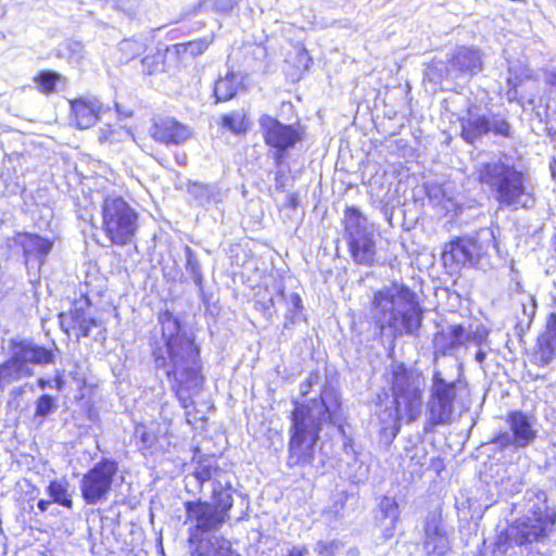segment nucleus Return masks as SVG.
<instances>
[{
    "label": "nucleus",
    "instance_id": "f257e3e1",
    "mask_svg": "<svg viewBox=\"0 0 556 556\" xmlns=\"http://www.w3.org/2000/svg\"><path fill=\"white\" fill-rule=\"evenodd\" d=\"M159 324L161 336H155L152 343L154 363L165 370L180 405L187 409L204 381L200 349L191 337L182 332L180 321L169 311L160 313Z\"/></svg>",
    "mask_w": 556,
    "mask_h": 556
},
{
    "label": "nucleus",
    "instance_id": "f03ea898",
    "mask_svg": "<svg viewBox=\"0 0 556 556\" xmlns=\"http://www.w3.org/2000/svg\"><path fill=\"white\" fill-rule=\"evenodd\" d=\"M341 407L340 396L333 389L326 388L319 399L307 404L296 405L291 416L290 440L287 465L304 467L311 465L315 455V445L325 429L337 431L343 438V452L357 464V452L353 439L348 437L342 424L338 421Z\"/></svg>",
    "mask_w": 556,
    "mask_h": 556
},
{
    "label": "nucleus",
    "instance_id": "7ed1b4c3",
    "mask_svg": "<svg viewBox=\"0 0 556 556\" xmlns=\"http://www.w3.org/2000/svg\"><path fill=\"white\" fill-rule=\"evenodd\" d=\"M371 312L381 333L390 331L393 339L419 336L424 311L417 294L405 285L393 282L376 291Z\"/></svg>",
    "mask_w": 556,
    "mask_h": 556
},
{
    "label": "nucleus",
    "instance_id": "20e7f679",
    "mask_svg": "<svg viewBox=\"0 0 556 556\" xmlns=\"http://www.w3.org/2000/svg\"><path fill=\"white\" fill-rule=\"evenodd\" d=\"M475 175L501 207L519 210L534 205L535 199L527 173L506 155L479 162L475 166Z\"/></svg>",
    "mask_w": 556,
    "mask_h": 556
},
{
    "label": "nucleus",
    "instance_id": "39448f33",
    "mask_svg": "<svg viewBox=\"0 0 556 556\" xmlns=\"http://www.w3.org/2000/svg\"><path fill=\"white\" fill-rule=\"evenodd\" d=\"M556 511L547 504L542 490L527 492L526 514L516 520L506 532V540L517 546L539 542L553 531Z\"/></svg>",
    "mask_w": 556,
    "mask_h": 556
},
{
    "label": "nucleus",
    "instance_id": "423d86ee",
    "mask_svg": "<svg viewBox=\"0 0 556 556\" xmlns=\"http://www.w3.org/2000/svg\"><path fill=\"white\" fill-rule=\"evenodd\" d=\"M9 352L10 357L0 364V392L9 384L31 377V365H48L54 362L51 350L26 339H10Z\"/></svg>",
    "mask_w": 556,
    "mask_h": 556
},
{
    "label": "nucleus",
    "instance_id": "0eeeda50",
    "mask_svg": "<svg viewBox=\"0 0 556 556\" xmlns=\"http://www.w3.org/2000/svg\"><path fill=\"white\" fill-rule=\"evenodd\" d=\"M138 228V214L121 195H106L100 207V229L112 244L126 245Z\"/></svg>",
    "mask_w": 556,
    "mask_h": 556
},
{
    "label": "nucleus",
    "instance_id": "6e6552de",
    "mask_svg": "<svg viewBox=\"0 0 556 556\" xmlns=\"http://www.w3.org/2000/svg\"><path fill=\"white\" fill-rule=\"evenodd\" d=\"M392 404L404 415L405 422H414L421 414L425 392V378L399 365L392 374Z\"/></svg>",
    "mask_w": 556,
    "mask_h": 556
},
{
    "label": "nucleus",
    "instance_id": "1a4fd4ad",
    "mask_svg": "<svg viewBox=\"0 0 556 556\" xmlns=\"http://www.w3.org/2000/svg\"><path fill=\"white\" fill-rule=\"evenodd\" d=\"M456 394V382L446 380L440 370H434L426 403L427 419L422 427L425 433H431L437 427L453 421Z\"/></svg>",
    "mask_w": 556,
    "mask_h": 556
},
{
    "label": "nucleus",
    "instance_id": "9d476101",
    "mask_svg": "<svg viewBox=\"0 0 556 556\" xmlns=\"http://www.w3.org/2000/svg\"><path fill=\"white\" fill-rule=\"evenodd\" d=\"M494 243V233L490 228H481L472 236L458 237L445 244L442 252L443 264L452 271L475 266Z\"/></svg>",
    "mask_w": 556,
    "mask_h": 556
},
{
    "label": "nucleus",
    "instance_id": "9b49d317",
    "mask_svg": "<svg viewBox=\"0 0 556 556\" xmlns=\"http://www.w3.org/2000/svg\"><path fill=\"white\" fill-rule=\"evenodd\" d=\"M118 463L113 458H102L96 463L80 480V492L87 505H97L109 498Z\"/></svg>",
    "mask_w": 556,
    "mask_h": 556
},
{
    "label": "nucleus",
    "instance_id": "f8f14e48",
    "mask_svg": "<svg viewBox=\"0 0 556 556\" xmlns=\"http://www.w3.org/2000/svg\"><path fill=\"white\" fill-rule=\"evenodd\" d=\"M260 126L265 143L276 150L275 160L278 165L282 162L285 152L302 140L298 126L282 124L269 115L260 118Z\"/></svg>",
    "mask_w": 556,
    "mask_h": 556
},
{
    "label": "nucleus",
    "instance_id": "ddd939ff",
    "mask_svg": "<svg viewBox=\"0 0 556 556\" xmlns=\"http://www.w3.org/2000/svg\"><path fill=\"white\" fill-rule=\"evenodd\" d=\"M186 523H191L190 542H199V533H208L219 530L228 520L212 503L204 501H187L185 503Z\"/></svg>",
    "mask_w": 556,
    "mask_h": 556
},
{
    "label": "nucleus",
    "instance_id": "4468645a",
    "mask_svg": "<svg viewBox=\"0 0 556 556\" xmlns=\"http://www.w3.org/2000/svg\"><path fill=\"white\" fill-rule=\"evenodd\" d=\"M462 138L468 143H475L489 132L508 138L510 126L506 119L498 116L481 114L476 108L469 109L460 119Z\"/></svg>",
    "mask_w": 556,
    "mask_h": 556
},
{
    "label": "nucleus",
    "instance_id": "2eb2a0df",
    "mask_svg": "<svg viewBox=\"0 0 556 556\" xmlns=\"http://www.w3.org/2000/svg\"><path fill=\"white\" fill-rule=\"evenodd\" d=\"M482 340V334L468 331L463 325H451L434 334V354L453 355L458 349L466 346L467 343L473 342L479 345Z\"/></svg>",
    "mask_w": 556,
    "mask_h": 556
},
{
    "label": "nucleus",
    "instance_id": "dca6fc26",
    "mask_svg": "<svg viewBox=\"0 0 556 556\" xmlns=\"http://www.w3.org/2000/svg\"><path fill=\"white\" fill-rule=\"evenodd\" d=\"M483 68L482 53L473 47H457L446 66V72L452 78H470Z\"/></svg>",
    "mask_w": 556,
    "mask_h": 556
},
{
    "label": "nucleus",
    "instance_id": "f3484780",
    "mask_svg": "<svg viewBox=\"0 0 556 556\" xmlns=\"http://www.w3.org/2000/svg\"><path fill=\"white\" fill-rule=\"evenodd\" d=\"M16 243L23 249L25 265L28 269H40L53 248V241L37 233H18Z\"/></svg>",
    "mask_w": 556,
    "mask_h": 556
},
{
    "label": "nucleus",
    "instance_id": "a211bd4d",
    "mask_svg": "<svg viewBox=\"0 0 556 556\" xmlns=\"http://www.w3.org/2000/svg\"><path fill=\"white\" fill-rule=\"evenodd\" d=\"M536 421L534 415L522 410L508 413L506 422L516 439V448H525L536 440L539 433Z\"/></svg>",
    "mask_w": 556,
    "mask_h": 556
},
{
    "label": "nucleus",
    "instance_id": "6ab92c4d",
    "mask_svg": "<svg viewBox=\"0 0 556 556\" xmlns=\"http://www.w3.org/2000/svg\"><path fill=\"white\" fill-rule=\"evenodd\" d=\"M151 137L161 143L179 144L190 138V129L170 117H162L154 121L150 128Z\"/></svg>",
    "mask_w": 556,
    "mask_h": 556
},
{
    "label": "nucleus",
    "instance_id": "aec40b11",
    "mask_svg": "<svg viewBox=\"0 0 556 556\" xmlns=\"http://www.w3.org/2000/svg\"><path fill=\"white\" fill-rule=\"evenodd\" d=\"M425 534L424 551L427 556H445L451 549L446 532L437 516L428 517Z\"/></svg>",
    "mask_w": 556,
    "mask_h": 556
},
{
    "label": "nucleus",
    "instance_id": "412c9836",
    "mask_svg": "<svg viewBox=\"0 0 556 556\" xmlns=\"http://www.w3.org/2000/svg\"><path fill=\"white\" fill-rule=\"evenodd\" d=\"M230 472L222 469L214 457H205L198 462L193 472L186 477L187 485L194 483L195 488H201L203 483L211 481L212 488L217 480L227 478Z\"/></svg>",
    "mask_w": 556,
    "mask_h": 556
},
{
    "label": "nucleus",
    "instance_id": "4be33fe9",
    "mask_svg": "<svg viewBox=\"0 0 556 556\" xmlns=\"http://www.w3.org/2000/svg\"><path fill=\"white\" fill-rule=\"evenodd\" d=\"M536 358L542 366L556 358V313H551L545 331L538 339Z\"/></svg>",
    "mask_w": 556,
    "mask_h": 556
},
{
    "label": "nucleus",
    "instance_id": "5701e85b",
    "mask_svg": "<svg viewBox=\"0 0 556 556\" xmlns=\"http://www.w3.org/2000/svg\"><path fill=\"white\" fill-rule=\"evenodd\" d=\"M350 252L359 265H371L376 256L375 230L348 239Z\"/></svg>",
    "mask_w": 556,
    "mask_h": 556
},
{
    "label": "nucleus",
    "instance_id": "b1692460",
    "mask_svg": "<svg viewBox=\"0 0 556 556\" xmlns=\"http://www.w3.org/2000/svg\"><path fill=\"white\" fill-rule=\"evenodd\" d=\"M76 125L80 129L89 128L99 118L100 103L98 100L77 99L71 103Z\"/></svg>",
    "mask_w": 556,
    "mask_h": 556
},
{
    "label": "nucleus",
    "instance_id": "393cba45",
    "mask_svg": "<svg viewBox=\"0 0 556 556\" xmlns=\"http://www.w3.org/2000/svg\"><path fill=\"white\" fill-rule=\"evenodd\" d=\"M235 489L231 484V473L212 488V505L215 506L225 517L229 518V511L233 505Z\"/></svg>",
    "mask_w": 556,
    "mask_h": 556
},
{
    "label": "nucleus",
    "instance_id": "a878e982",
    "mask_svg": "<svg viewBox=\"0 0 556 556\" xmlns=\"http://www.w3.org/2000/svg\"><path fill=\"white\" fill-rule=\"evenodd\" d=\"M381 433L394 440L400 433L402 421H405L404 415L396 409V406L391 403L390 406L378 413Z\"/></svg>",
    "mask_w": 556,
    "mask_h": 556
},
{
    "label": "nucleus",
    "instance_id": "bb28decb",
    "mask_svg": "<svg viewBox=\"0 0 556 556\" xmlns=\"http://www.w3.org/2000/svg\"><path fill=\"white\" fill-rule=\"evenodd\" d=\"M343 220L348 239L375 230L374 225L369 224L362 212L354 206L346 207Z\"/></svg>",
    "mask_w": 556,
    "mask_h": 556
},
{
    "label": "nucleus",
    "instance_id": "cd10ccee",
    "mask_svg": "<svg viewBox=\"0 0 556 556\" xmlns=\"http://www.w3.org/2000/svg\"><path fill=\"white\" fill-rule=\"evenodd\" d=\"M236 551L232 549L231 543L219 536H212L207 540H199L193 552L195 556H230Z\"/></svg>",
    "mask_w": 556,
    "mask_h": 556
},
{
    "label": "nucleus",
    "instance_id": "c85d7f7f",
    "mask_svg": "<svg viewBox=\"0 0 556 556\" xmlns=\"http://www.w3.org/2000/svg\"><path fill=\"white\" fill-rule=\"evenodd\" d=\"M188 193L202 206L216 204L223 198L217 187L199 182L191 184L188 187Z\"/></svg>",
    "mask_w": 556,
    "mask_h": 556
},
{
    "label": "nucleus",
    "instance_id": "c756f323",
    "mask_svg": "<svg viewBox=\"0 0 556 556\" xmlns=\"http://www.w3.org/2000/svg\"><path fill=\"white\" fill-rule=\"evenodd\" d=\"M47 493L51 502L59 504L65 508H73V497L70 492V482L65 479H54L47 486Z\"/></svg>",
    "mask_w": 556,
    "mask_h": 556
},
{
    "label": "nucleus",
    "instance_id": "7c9ffc66",
    "mask_svg": "<svg viewBox=\"0 0 556 556\" xmlns=\"http://www.w3.org/2000/svg\"><path fill=\"white\" fill-rule=\"evenodd\" d=\"M240 84V77L232 72H228L224 77L217 79L214 87L216 101H228L232 99L237 94Z\"/></svg>",
    "mask_w": 556,
    "mask_h": 556
},
{
    "label": "nucleus",
    "instance_id": "2f4dec72",
    "mask_svg": "<svg viewBox=\"0 0 556 556\" xmlns=\"http://www.w3.org/2000/svg\"><path fill=\"white\" fill-rule=\"evenodd\" d=\"M184 252H185V256H186V264H185L186 271L192 278L194 285L198 288L199 293L202 294L203 290H204V286H203L204 277H203L199 257L189 245L185 247Z\"/></svg>",
    "mask_w": 556,
    "mask_h": 556
},
{
    "label": "nucleus",
    "instance_id": "473e14b6",
    "mask_svg": "<svg viewBox=\"0 0 556 556\" xmlns=\"http://www.w3.org/2000/svg\"><path fill=\"white\" fill-rule=\"evenodd\" d=\"M275 294H269L268 298L256 300V305L261 307L263 314L269 319L275 313V305L282 301H287V294L281 283L276 282L274 285Z\"/></svg>",
    "mask_w": 556,
    "mask_h": 556
},
{
    "label": "nucleus",
    "instance_id": "72a5a7b5",
    "mask_svg": "<svg viewBox=\"0 0 556 556\" xmlns=\"http://www.w3.org/2000/svg\"><path fill=\"white\" fill-rule=\"evenodd\" d=\"M282 302L287 304L285 328L294 326L304 319L302 299L299 293H291L287 296V301Z\"/></svg>",
    "mask_w": 556,
    "mask_h": 556
},
{
    "label": "nucleus",
    "instance_id": "f704fd0d",
    "mask_svg": "<svg viewBox=\"0 0 556 556\" xmlns=\"http://www.w3.org/2000/svg\"><path fill=\"white\" fill-rule=\"evenodd\" d=\"M65 80L64 77L54 71H41L34 78L37 89L45 94L55 91L56 85Z\"/></svg>",
    "mask_w": 556,
    "mask_h": 556
},
{
    "label": "nucleus",
    "instance_id": "c9c22d12",
    "mask_svg": "<svg viewBox=\"0 0 556 556\" xmlns=\"http://www.w3.org/2000/svg\"><path fill=\"white\" fill-rule=\"evenodd\" d=\"M73 328H77L81 337L91 336V329L98 327V321L93 317H87L83 309L76 308L71 314Z\"/></svg>",
    "mask_w": 556,
    "mask_h": 556
},
{
    "label": "nucleus",
    "instance_id": "e433bc0d",
    "mask_svg": "<svg viewBox=\"0 0 556 556\" xmlns=\"http://www.w3.org/2000/svg\"><path fill=\"white\" fill-rule=\"evenodd\" d=\"M213 38L203 37L197 40L176 45L177 53H189L192 56L202 54L212 43Z\"/></svg>",
    "mask_w": 556,
    "mask_h": 556
},
{
    "label": "nucleus",
    "instance_id": "4c0bfd02",
    "mask_svg": "<svg viewBox=\"0 0 556 556\" xmlns=\"http://www.w3.org/2000/svg\"><path fill=\"white\" fill-rule=\"evenodd\" d=\"M508 74L507 83L511 88H517L525 80L532 77V71L521 63L509 64Z\"/></svg>",
    "mask_w": 556,
    "mask_h": 556
},
{
    "label": "nucleus",
    "instance_id": "58836bf2",
    "mask_svg": "<svg viewBox=\"0 0 556 556\" xmlns=\"http://www.w3.org/2000/svg\"><path fill=\"white\" fill-rule=\"evenodd\" d=\"M56 401L49 394H43L36 401L35 414L39 417H46L56 409Z\"/></svg>",
    "mask_w": 556,
    "mask_h": 556
},
{
    "label": "nucleus",
    "instance_id": "ea45409f",
    "mask_svg": "<svg viewBox=\"0 0 556 556\" xmlns=\"http://www.w3.org/2000/svg\"><path fill=\"white\" fill-rule=\"evenodd\" d=\"M61 53L72 63H78L84 55V46L79 41H67L62 46Z\"/></svg>",
    "mask_w": 556,
    "mask_h": 556
},
{
    "label": "nucleus",
    "instance_id": "a19ab883",
    "mask_svg": "<svg viewBox=\"0 0 556 556\" xmlns=\"http://www.w3.org/2000/svg\"><path fill=\"white\" fill-rule=\"evenodd\" d=\"M379 508L384 520L392 519L393 521H397L400 511L394 498L387 496L383 497L380 502Z\"/></svg>",
    "mask_w": 556,
    "mask_h": 556
},
{
    "label": "nucleus",
    "instance_id": "79ce46f5",
    "mask_svg": "<svg viewBox=\"0 0 556 556\" xmlns=\"http://www.w3.org/2000/svg\"><path fill=\"white\" fill-rule=\"evenodd\" d=\"M222 126L228 130L239 134L242 131V116L239 112H231L222 116Z\"/></svg>",
    "mask_w": 556,
    "mask_h": 556
},
{
    "label": "nucleus",
    "instance_id": "37998d69",
    "mask_svg": "<svg viewBox=\"0 0 556 556\" xmlns=\"http://www.w3.org/2000/svg\"><path fill=\"white\" fill-rule=\"evenodd\" d=\"M444 74L448 75L446 72V66L444 67L442 63L431 64L425 72L426 78L435 85L442 83Z\"/></svg>",
    "mask_w": 556,
    "mask_h": 556
},
{
    "label": "nucleus",
    "instance_id": "c03bdc74",
    "mask_svg": "<svg viewBox=\"0 0 556 556\" xmlns=\"http://www.w3.org/2000/svg\"><path fill=\"white\" fill-rule=\"evenodd\" d=\"M408 457L412 463L416 466L422 467L427 460L426 447L421 445H415L410 450H407Z\"/></svg>",
    "mask_w": 556,
    "mask_h": 556
},
{
    "label": "nucleus",
    "instance_id": "a18cd8bd",
    "mask_svg": "<svg viewBox=\"0 0 556 556\" xmlns=\"http://www.w3.org/2000/svg\"><path fill=\"white\" fill-rule=\"evenodd\" d=\"M493 442L497 445H500L501 447H509V446H514L516 447V439L513 434V432H507V431H504V432H501L498 433Z\"/></svg>",
    "mask_w": 556,
    "mask_h": 556
},
{
    "label": "nucleus",
    "instance_id": "49530a36",
    "mask_svg": "<svg viewBox=\"0 0 556 556\" xmlns=\"http://www.w3.org/2000/svg\"><path fill=\"white\" fill-rule=\"evenodd\" d=\"M238 2L239 0H214V9L218 12L228 13L238 4Z\"/></svg>",
    "mask_w": 556,
    "mask_h": 556
},
{
    "label": "nucleus",
    "instance_id": "de8ad7c7",
    "mask_svg": "<svg viewBox=\"0 0 556 556\" xmlns=\"http://www.w3.org/2000/svg\"><path fill=\"white\" fill-rule=\"evenodd\" d=\"M381 523L383 527V529H382L383 538L386 540L392 539L394 536L396 521H393L392 519H389V520L382 519Z\"/></svg>",
    "mask_w": 556,
    "mask_h": 556
},
{
    "label": "nucleus",
    "instance_id": "09e8293b",
    "mask_svg": "<svg viewBox=\"0 0 556 556\" xmlns=\"http://www.w3.org/2000/svg\"><path fill=\"white\" fill-rule=\"evenodd\" d=\"M367 469L363 468L362 465L358 466V469L354 473H349V478L353 483H361L366 479Z\"/></svg>",
    "mask_w": 556,
    "mask_h": 556
},
{
    "label": "nucleus",
    "instance_id": "8fccbe9b",
    "mask_svg": "<svg viewBox=\"0 0 556 556\" xmlns=\"http://www.w3.org/2000/svg\"><path fill=\"white\" fill-rule=\"evenodd\" d=\"M286 556H309V549L305 545L292 546Z\"/></svg>",
    "mask_w": 556,
    "mask_h": 556
},
{
    "label": "nucleus",
    "instance_id": "3c124183",
    "mask_svg": "<svg viewBox=\"0 0 556 556\" xmlns=\"http://www.w3.org/2000/svg\"><path fill=\"white\" fill-rule=\"evenodd\" d=\"M142 67H143V71L147 73V74H152L155 72L156 67H157V64L155 63L154 61V58H144L142 61Z\"/></svg>",
    "mask_w": 556,
    "mask_h": 556
},
{
    "label": "nucleus",
    "instance_id": "603ef678",
    "mask_svg": "<svg viewBox=\"0 0 556 556\" xmlns=\"http://www.w3.org/2000/svg\"><path fill=\"white\" fill-rule=\"evenodd\" d=\"M132 48H136L135 51L136 53H139L140 52V45L137 42V41H134V40H124L121 42L119 45V49L121 51H126V50H130Z\"/></svg>",
    "mask_w": 556,
    "mask_h": 556
},
{
    "label": "nucleus",
    "instance_id": "864d4df0",
    "mask_svg": "<svg viewBox=\"0 0 556 556\" xmlns=\"http://www.w3.org/2000/svg\"><path fill=\"white\" fill-rule=\"evenodd\" d=\"M522 309H523L525 315H527L531 319L534 316V314H535V301H534V299L530 298L529 299V304L522 303Z\"/></svg>",
    "mask_w": 556,
    "mask_h": 556
},
{
    "label": "nucleus",
    "instance_id": "5fc2aeb1",
    "mask_svg": "<svg viewBox=\"0 0 556 556\" xmlns=\"http://www.w3.org/2000/svg\"><path fill=\"white\" fill-rule=\"evenodd\" d=\"M544 81L551 86L556 88V70H548L544 73Z\"/></svg>",
    "mask_w": 556,
    "mask_h": 556
},
{
    "label": "nucleus",
    "instance_id": "6e6d98bb",
    "mask_svg": "<svg viewBox=\"0 0 556 556\" xmlns=\"http://www.w3.org/2000/svg\"><path fill=\"white\" fill-rule=\"evenodd\" d=\"M275 180H276V182H275L276 189L282 190L283 189V174L281 172L276 173Z\"/></svg>",
    "mask_w": 556,
    "mask_h": 556
},
{
    "label": "nucleus",
    "instance_id": "4d7b16f0",
    "mask_svg": "<svg viewBox=\"0 0 556 556\" xmlns=\"http://www.w3.org/2000/svg\"><path fill=\"white\" fill-rule=\"evenodd\" d=\"M51 503V501L39 500V502L37 503V507L41 513H45L47 511Z\"/></svg>",
    "mask_w": 556,
    "mask_h": 556
},
{
    "label": "nucleus",
    "instance_id": "13d9d810",
    "mask_svg": "<svg viewBox=\"0 0 556 556\" xmlns=\"http://www.w3.org/2000/svg\"><path fill=\"white\" fill-rule=\"evenodd\" d=\"M175 160H176L177 164H179L181 166H185L187 164V155H186V153H176L175 154Z\"/></svg>",
    "mask_w": 556,
    "mask_h": 556
},
{
    "label": "nucleus",
    "instance_id": "bf43d9fd",
    "mask_svg": "<svg viewBox=\"0 0 556 556\" xmlns=\"http://www.w3.org/2000/svg\"><path fill=\"white\" fill-rule=\"evenodd\" d=\"M51 383H52L51 380L45 379V378H39L37 381V384L41 390H45L46 388L51 387L52 386Z\"/></svg>",
    "mask_w": 556,
    "mask_h": 556
},
{
    "label": "nucleus",
    "instance_id": "052dcab7",
    "mask_svg": "<svg viewBox=\"0 0 556 556\" xmlns=\"http://www.w3.org/2000/svg\"><path fill=\"white\" fill-rule=\"evenodd\" d=\"M56 390L61 391L64 387V380L61 376H56L53 380Z\"/></svg>",
    "mask_w": 556,
    "mask_h": 556
},
{
    "label": "nucleus",
    "instance_id": "680f3d73",
    "mask_svg": "<svg viewBox=\"0 0 556 556\" xmlns=\"http://www.w3.org/2000/svg\"><path fill=\"white\" fill-rule=\"evenodd\" d=\"M485 357H486V354H485V352H484V351H482V350H479V351L476 353V355H475V359H476L478 363H480V364H482V363L484 362Z\"/></svg>",
    "mask_w": 556,
    "mask_h": 556
},
{
    "label": "nucleus",
    "instance_id": "e2e57ef3",
    "mask_svg": "<svg viewBox=\"0 0 556 556\" xmlns=\"http://www.w3.org/2000/svg\"><path fill=\"white\" fill-rule=\"evenodd\" d=\"M327 549V544L323 541H319L317 543V546H316V551L319 553V554H323L325 551Z\"/></svg>",
    "mask_w": 556,
    "mask_h": 556
},
{
    "label": "nucleus",
    "instance_id": "0e129e2a",
    "mask_svg": "<svg viewBox=\"0 0 556 556\" xmlns=\"http://www.w3.org/2000/svg\"><path fill=\"white\" fill-rule=\"evenodd\" d=\"M549 168H551L552 176L555 178L556 177V161L551 163Z\"/></svg>",
    "mask_w": 556,
    "mask_h": 556
},
{
    "label": "nucleus",
    "instance_id": "69168bd1",
    "mask_svg": "<svg viewBox=\"0 0 556 556\" xmlns=\"http://www.w3.org/2000/svg\"><path fill=\"white\" fill-rule=\"evenodd\" d=\"M100 140H101V141H102V140H108V138H106V136H105V135H102V136L100 137Z\"/></svg>",
    "mask_w": 556,
    "mask_h": 556
},
{
    "label": "nucleus",
    "instance_id": "338daca9",
    "mask_svg": "<svg viewBox=\"0 0 556 556\" xmlns=\"http://www.w3.org/2000/svg\"><path fill=\"white\" fill-rule=\"evenodd\" d=\"M230 556H241L240 554H238L237 552H235L232 555Z\"/></svg>",
    "mask_w": 556,
    "mask_h": 556
},
{
    "label": "nucleus",
    "instance_id": "774afa93",
    "mask_svg": "<svg viewBox=\"0 0 556 556\" xmlns=\"http://www.w3.org/2000/svg\"><path fill=\"white\" fill-rule=\"evenodd\" d=\"M0 535H3V530L1 527H0Z\"/></svg>",
    "mask_w": 556,
    "mask_h": 556
}]
</instances>
